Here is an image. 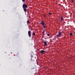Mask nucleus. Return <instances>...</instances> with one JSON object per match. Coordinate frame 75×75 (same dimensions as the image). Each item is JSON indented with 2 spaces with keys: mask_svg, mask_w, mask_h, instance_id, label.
<instances>
[{
  "mask_svg": "<svg viewBox=\"0 0 75 75\" xmlns=\"http://www.w3.org/2000/svg\"><path fill=\"white\" fill-rule=\"evenodd\" d=\"M71 1V2H74V0H72Z\"/></svg>",
  "mask_w": 75,
  "mask_h": 75,
  "instance_id": "19",
  "label": "nucleus"
},
{
  "mask_svg": "<svg viewBox=\"0 0 75 75\" xmlns=\"http://www.w3.org/2000/svg\"><path fill=\"white\" fill-rule=\"evenodd\" d=\"M43 43H44V46H46L47 45V42L46 41L44 42Z\"/></svg>",
  "mask_w": 75,
  "mask_h": 75,
  "instance_id": "6",
  "label": "nucleus"
},
{
  "mask_svg": "<svg viewBox=\"0 0 75 75\" xmlns=\"http://www.w3.org/2000/svg\"><path fill=\"white\" fill-rule=\"evenodd\" d=\"M58 34L56 36V37L57 38L58 37H61V35H62V33L61 32V30H59L58 32Z\"/></svg>",
  "mask_w": 75,
  "mask_h": 75,
  "instance_id": "2",
  "label": "nucleus"
},
{
  "mask_svg": "<svg viewBox=\"0 0 75 75\" xmlns=\"http://www.w3.org/2000/svg\"><path fill=\"white\" fill-rule=\"evenodd\" d=\"M49 15H51V14H52V13H49Z\"/></svg>",
  "mask_w": 75,
  "mask_h": 75,
  "instance_id": "14",
  "label": "nucleus"
},
{
  "mask_svg": "<svg viewBox=\"0 0 75 75\" xmlns=\"http://www.w3.org/2000/svg\"><path fill=\"white\" fill-rule=\"evenodd\" d=\"M40 24H42V25L44 26L45 25V23H40Z\"/></svg>",
  "mask_w": 75,
  "mask_h": 75,
  "instance_id": "7",
  "label": "nucleus"
},
{
  "mask_svg": "<svg viewBox=\"0 0 75 75\" xmlns=\"http://www.w3.org/2000/svg\"><path fill=\"white\" fill-rule=\"evenodd\" d=\"M60 19H63V17H61Z\"/></svg>",
  "mask_w": 75,
  "mask_h": 75,
  "instance_id": "18",
  "label": "nucleus"
},
{
  "mask_svg": "<svg viewBox=\"0 0 75 75\" xmlns=\"http://www.w3.org/2000/svg\"><path fill=\"white\" fill-rule=\"evenodd\" d=\"M27 24H29V23H30V22L29 21H27Z\"/></svg>",
  "mask_w": 75,
  "mask_h": 75,
  "instance_id": "8",
  "label": "nucleus"
},
{
  "mask_svg": "<svg viewBox=\"0 0 75 75\" xmlns=\"http://www.w3.org/2000/svg\"><path fill=\"white\" fill-rule=\"evenodd\" d=\"M31 31L30 30L29 31H28V35L29 37H31Z\"/></svg>",
  "mask_w": 75,
  "mask_h": 75,
  "instance_id": "3",
  "label": "nucleus"
},
{
  "mask_svg": "<svg viewBox=\"0 0 75 75\" xmlns=\"http://www.w3.org/2000/svg\"><path fill=\"white\" fill-rule=\"evenodd\" d=\"M33 68V69H34V67Z\"/></svg>",
  "mask_w": 75,
  "mask_h": 75,
  "instance_id": "21",
  "label": "nucleus"
},
{
  "mask_svg": "<svg viewBox=\"0 0 75 75\" xmlns=\"http://www.w3.org/2000/svg\"><path fill=\"white\" fill-rule=\"evenodd\" d=\"M45 30H44V31H43V32H42V33L43 34V35L44 34V33H45Z\"/></svg>",
  "mask_w": 75,
  "mask_h": 75,
  "instance_id": "10",
  "label": "nucleus"
},
{
  "mask_svg": "<svg viewBox=\"0 0 75 75\" xmlns=\"http://www.w3.org/2000/svg\"><path fill=\"white\" fill-rule=\"evenodd\" d=\"M43 16L44 17H47V16L46 15H44Z\"/></svg>",
  "mask_w": 75,
  "mask_h": 75,
  "instance_id": "11",
  "label": "nucleus"
},
{
  "mask_svg": "<svg viewBox=\"0 0 75 75\" xmlns=\"http://www.w3.org/2000/svg\"><path fill=\"white\" fill-rule=\"evenodd\" d=\"M23 2H25V0H22Z\"/></svg>",
  "mask_w": 75,
  "mask_h": 75,
  "instance_id": "15",
  "label": "nucleus"
},
{
  "mask_svg": "<svg viewBox=\"0 0 75 75\" xmlns=\"http://www.w3.org/2000/svg\"><path fill=\"white\" fill-rule=\"evenodd\" d=\"M28 62L29 63V64H31V63H33L34 62L33 61V60L32 59H31L29 60Z\"/></svg>",
  "mask_w": 75,
  "mask_h": 75,
  "instance_id": "5",
  "label": "nucleus"
},
{
  "mask_svg": "<svg viewBox=\"0 0 75 75\" xmlns=\"http://www.w3.org/2000/svg\"><path fill=\"white\" fill-rule=\"evenodd\" d=\"M47 35H48V36H50V35L48 34H47Z\"/></svg>",
  "mask_w": 75,
  "mask_h": 75,
  "instance_id": "20",
  "label": "nucleus"
},
{
  "mask_svg": "<svg viewBox=\"0 0 75 75\" xmlns=\"http://www.w3.org/2000/svg\"><path fill=\"white\" fill-rule=\"evenodd\" d=\"M70 35H72V33H70L69 34Z\"/></svg>",
  "mask_w": 75,
  "mask_h": 75,
  "instance_id": "13",
  "label": "nucleus"
},
{
  "mask_svg": "<svg viewBox=\"0 0 75 75\" xmlns=\"http://www.w3.org/2000/svg\"><path fill=\"white\" fill-rule=\"evenodd\" d=\"M63 20H64V19H61V22L62 21H63Z\"/></svg>",
  "mask_w": 75,
  "mask_h": 75,
  "instance_id": "16",
  "label": "nucleus"
},
{
  "mask_svg": "<svg viewBox=\"0 0 75 75\" xmlns=\"http://www.w3.org/2000/svg\"><path fill=\"white\" fill-rule=\"evenodd\" d=\"M33 61H34V60H33Z\"/></svg>",
  "mask_w": 75,
  "mask_h": 75,
  "instance_id": "22",
  "label": "nucleus"
},
{
  "mask_svg": "<svg viewBox=\"0 0 75 75\" xmlns=\"http://www.w3.org/2000/svg\"><path fill=\"white\" fill-rule=\"evenodd\" d=\"M40 52L41 54H45V51L42 50L40 51Z\"/></svg>",
  "mask_w": 75,
  "mask_h": 75,
  "instance_id": "4",
  "label": "nucleus"
},
{
  "mask_svg": "<svg viewBox=\"0 0 75 75\" xmlns=\"http://www.w3.org/2000/svg\"><path fill=\"white\" fill-rule=\"evenodd\" d=\"M43 26V28H45H45H47V27H46V25H45V26L44 25V26Z\"/></svg>",
  "mask_w": 75,
  "mask_h": 75,
  "instance_id": "9",
  "label": "nucleus"
},
{
  "mask_svg": "<svg viewBox=\"0 0 75 75\" xmlns=\"http://www.w3.org/2000/svg\"><path fill=\"white\" fill-rule=\"evenodd\" d=\"M23 8L24 11H25V13H26L27 10V8H28V6H27V5L23 4Z\"/></svg>",
  "mask_w": 75,
  "mask_h": 75,
  "instance_id": "1",
  "label": "nucleus"
},
{
  "mask_svg": "<svg viewBox=\"0 0 75 75\" xmlns=\"http://www.w3.org/2000/svg\"><path fill=\"white\" fill-rule=\"evenodd\" d=\"M44 23V21H42V23Z\"/></svg>",
  "mask_w": 75,
  "mask_h": 75,
  "instance_id": "17",
  "label": "nucleus"
},
{
  "mask_svg": "<svg viewBox=\"0 0 75 75\" xmlns=\"http://www.w3.org/2000/svg\"><path fill=\"white\" fill-rule=\"evenodd\" d=\"M35 35V33H33V35Z\"/></svg>",
  "mask_w": 75,
  "mask_h": 75,
  "instance_id": "12",
  "label": "nucleus"
}]
</instances>
